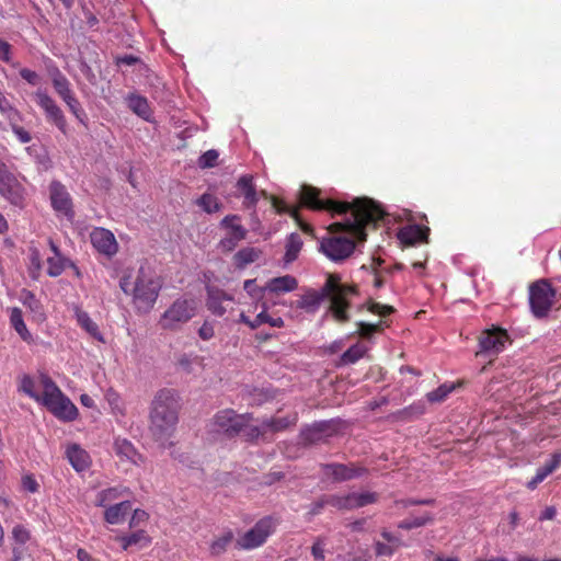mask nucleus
Segmentation results:
<instances>
[{"label":"nucleus","instance_id":"nucleus-40","mask_svg":"<svg viewBox=\"0 0 561 561\" xmlns=\"http://www.w3.org/2000/svg\"><path fill=\"white\" fill-rule=\"evenodd\" d=\"M272 205H273L274 209H275L277 213H288L291 217H294V218L298 221V224H299L300 228H301L305 232H311V231H312V229H311V227H310L309 225L304 224V222H301V221L299 220V218H298V210H297V208H293V207H290V206H287L285 203H283L282 201H279V199H278V198H276V197H273V198H272Z\"/></svg>","mask_w":561,"mask_h":561},{"label":"nucleus","instance_id":"nucleus-9","mask_svg":"<svg viewBox=\"0 0 561 561\" xmlns=\"http://www.w3.org/2000/svg\"><path fill=\"white\" fill-rule=\"evenodd\" d=\"M251 417L247 414H236L232 410H224L218 412L213 421L214 431L233 435L244 432L250 427Z\"/></svg>","mask_w":561,"mask_h":561},{"label":"nucleus","instance_id":"nucleus-5","mask_svg":"<svg viewBox=\"0 0 561 561\" xmlns=\"http://www.w3.org/2000/svg\"><path fill=\"white\" fill-rule=\"evenodd\" d=\"M179 397L173 390L163 389L152 401L151 431L158 439L172 435L178 423Z\"/></svg>","mask_w":561,"mask_h":561},{"label":"nucleus","instance_id":"nucleus-32","mask_svg":"<svg viewBox=\"0 0 561 561\" xmlns=\"http://www.w3.org/2000/svg\"><path fill=\"white\" fill-rule=\"evenodd\" d=\"M51 250L54 252V255L47 259V273L49 276L55 277L59 276L64 272L68 264V261L60 255L54 243H51Z\"/></svg>","mask_w":561,"mask_h":561},{"label":"nucleus","instance_id":"nucleus-63","mask_svg":"<svg viewBox=\"0 0 561 561\" xmlns=\"http://www.w3.org/2000/svg\"><path fill=\"white\" fill-rule=\"evenodd\" d=\"M508 518H510V523H511V526L512 528H516L517 525H518V514L516 512H511L510 515H508Z\"/></svg>","mask_w":561,"mask_h":561},{"label":"nucleus","instance_id":"nucleus-22","mask_svg":"<svg viewBox=\"0 0 561 561\" xmlns=\"http://www.w3.org/2000/svg\"><path fill=\"white\" fill-rule=\"evenodd\" d=\"M298 287V282L294 276L284 275L275 277L265 283L267 293L280 295L295 290Z\"/></svg>","mask_w":561,"mask_h":561},{"label":"nucleus","instance_id":"nucleus-3","mask_svg":"<svg viewBox=\"0 0 561 561\" xmlns=\"http://www.w3.org/2000/svg\"><path fill=\"white\" fill-rule=\"evenodd\" d=\"M121 289L131 297L133 304L140 312L150 311L162 288V280L149 266L126 271L119 280Z\"/></svg>","mask_w":561,"mask_h":561},{"label":"nucleus","instance_id":"nucleus-57","mask_svg":"<svg viewBox=\"0 0 561 561\" xmlns=\"http://www.w3.org/2000/svg\"><path fill=\"white\" fill-rule=\"evenodd\" d=\"M0 59L4 62L11 61V46L0 38Z\"/></svg>","mask_w":561,"mask_h":561},{"label":"nucleus","instance_id":"nucleus-49","mask_svg":"<svg viewBox=\"0 0 561 561\" xmlns=\"http://www.w3.org/2000/svg\"><path fill=\"white\" fill-rule=\"evenodd\" d=\"M381 322L373 324L367 322H358V333L362 336L368 337L374 332L378 331Z\"/></svg>","mask_w":561,"mask_h":561},{"label":"nucleus","instance_id":"nucleus-60","mask_svg":"<svg viewBox=\"0 0 561 561\" xmlns=\"http://www.w3.org/2000/svg\"><path fill=\"white\" fill-rule=\"evenodd\" d=\"M80 402L85 408H93L94 407V400L89 394H81Z\"/></svg>","mask_w":561,"mask_h":561},{"label":"nucleus","instance_id":"nucleus-53","mask_svg":"<svg viewBox=\"0 0 561 561\" xmlns=\"http://www.w3.org/2000/svg\"><path fill=\"white\" fill-rule=\"evenodd\" d=\"M325 550V543L323 540H317L311 547V553L316 560L323 561Z\"/></svg>","mask_w":561,"mask_h":561},{"label":"nucleus","instance_id":"nucleus-44","mask_svg":"<svg viewBox=\"0 0 561 561\" xmlns=\"http://www.w3.org/2000/svg\"><path fill=\"white\" fill-rule=\"evenodd\" d=\"M21 299L23 304L30 308V310L35 314L37 319L42 320L44 318L42 308L32 293L26 290L22 291Z\"/></svg>","mask_w":561,"mask_h":561},{"label":"nucleus","instance_id":"nucleus-4","mask_svg":"<svg viewBox=\"0 0 561 561\" xmlns=\"http://www.w3.org/2000/svg\"><path fill=\"white\" fill-rule=\"evenodd\" d=\"M356 294L355 287L341 283L337 275H329L321 291H307L298 300L297 306L309 312H314L324 297L330 299V311L341 322L348 320L347 308L351 298Z\"/></svg>","mask_w":561,"mask_h":561},{"label":"nucleus","instance_id":"nucleus-30","mask_svg":"<svg viewBox=\"0 0 561 561\" xmlns=\"http://www.w3.org/2000/svg\"><path fill=\"white\" fill-rule=\"evenodd\" d=\"M237 186L244 197V205L248 207L254 206L257 202V194L253 186V178L251 175L241 176Z\"/></svg>","mask_w":561,"mask_h":561},{"label":"nucleus","instance_id":"nucleus-35","mask_svg":"<svg viewBox=\"0 0 561 561\" xmlns=\"http://www.w3.org/2000/svg\"><path fill=\"white\" fill-rule=\"evenodd\" d=\"M243 288L250 298L254 301L252 307H254V310H256L259 308V304L264 301V295L267 293L265 285L260 287L255 284L254 279H247L243 284Z\"/></svg>","mask_w":561,"mask_h":561},{"label":"nucleus","instance_id":"nucleus-61","mask_svg":"<svg viewBox=\"0 0 561 561\" xmlns=\"http://www.w3.org/2000/svg\"><path fill=\"white\" fill-rule=\"evenodd\" d=\"M77 558L79 561H94L91 554L83 549L77 551Z\"/></svg>","mask_w":561,"mask_h":561},{"label":"nucleus","instance_id":"nucleus-21","mask_svg":"<svg viewBox=\"0 0 561 561\" xmlns=\"http://www.w3.org/2000/svg\"><path fill=\"white\" fill-rule=\"evenodd\" d=\"M66 455L70 465L76 471L81 472L90 468L91 458L89 454L79 445H69L66 449Z\"/></svg>","mask_w":561,"mask_h":561},{"label":"nucleus","instance_id":"nucleus-39","mask_svg":"<svg viewBox=\"0 0 561 561\" xmlns=\"http://www.w3.org/2000/svg\"><path fill=\"white\" fill-rule=\"evenodd\" d=\"M433 520L434 516L430 513H425L421 516L411 517L400 522L398 524V528L409 530L412 528H417L431 524L433 523Z\"/></svg>","mask_w":561,"mask_h":561},{"label":"nucleus","instance_id":"nucleus-46","mask_svg":"<svg viewBox=\"0 0 561 561\" xmlns=\"http://www.w3.org/2000/svg\"><path fill=\"white\" fill-rule=\"evenodd\" d=\"M218 156L219 154L216 150H208L199 157L198 165L201 168H211L216 164Z\"/></svg>","mask_w":561,"mask_h":561},{"label":"nucleus","instance_id":"nucleus-14","mask_svg":"<svg viewBox=\"0 0 561 561\" xmlns=\"http://www.w3.org/2000/svg\"><path fill=\"white\" fill-rule=\"evenodd\" d=\"M92 245L102 254L113 256L118 251V243L112 231L105 228H94L90 233Z\"/></svg>","mask_w":561,"mask_h":561},{"label":"nucleus","instance_id":"nucleus-29","mask_svg":"<svg viewBox=\"0 0 561 561\" xmlns=\"http://www.w3.org/2000/svg\"><path fill=\"white\" fill-rule=\"evenodd\" d=\"M128 493L129 490L124 486H113L102 490L96 495L95 505L100 507H107L112 502L122 499Z\"/></svg>","mask_w":561,"mask_h":561},{"label":"nucleus","instance_id":"nucleus-20","mask_svg":"<svg viewBox=\"0 0 561 561\" xmlns=\"http://www.w3.org/2000/svg\"><path fill=\"white\" fill-rule=\"evenodd\" d=\"M232 301V296L226 294L225 291L215 288L208 289L207 307L214 314H225L227 311L226 305L231 304Z\"/></svg>","mask_w":561,"mask_h":561},{"label":"nucleus","instance_id":"nucleus-42","mask_svg":"<svg viewBox=\"0 0 561 561\" xmlns=\"http://www.w3.org/2000/svg\"><path fill=\"white\" fill-rule=\"evenodd\" d=\"M233 535L231 531H227L213 540L210 543V551L213 554H221L226 551L228 546L232 542Z\"/></svg>","mask_w":561,"mask_h":561},{"label":"nucleus","instance_id":"nucleus-7","mask_svg":"<svg viewBox=\"0 0 561 561\" xmlns=\"http://www.w3.org/2000/svg\"><path fill=\"white\" fill-rule=\"evenodd\" d=\"M275 528L276 522L272 517H264L237 539V546L243 550L259 548L265 543Z\"/></svg>","mask_w":561,"mask_h":561},{"label":"nucleus","instance_id":"nucleus-16","mask_svg":"<svg viewBox=\"0 0 561 561\" xmlns=\"http://www.w3.org/2000/svg\"><path fill=\"white\" fill-rule=\"evenodd\" d=\"M507 334L504 330L492 329L486 330L480 337L481 352L488 353H500L503 351L505 343L507 342Z\"/></svg>","mask_w":561,"mask_h":561},{"label":"nucleus","instance_id":"nucleus-13","mask_svg":"<svg viewBox=\"0 0 561 561\" xmlns=\"http://www.w3.org/2000/svg\"><path fill=\"white\" fill-rule=\"evenodd\" d=\"M256 316L254 318H251L248 312L242 311L239 316V322L245 324L251 330L259 329L260 327L264 324H268L272 328H283L284 327V320L280 317H274L271 316L267 310L268 306L267 302L264 300L259 304V308L256 309ZM253 312L255 310L253 309Z\"/></svg>","mask_w":561,"mask_h":561},{"label":"nucleus","instance_id":"nucleus-31","mask_svg":"<svg viewBox=\"0 0 561 561\" xmlns=\"http://www.w3.org/2000/svg\"><path fill=\"white\" fill-rule=\"evenodd\" d=\"M560 456H554L548 463L539 468L535 477L527 483V486L530 490L536 489L539 483H541L550 473H552L558 468L560 463Z\"/></svg>","mask_w":561,"mask_h":561},{"label":"nucleus","instance_id":"nucleus-25","mask_svg":"<svg viewBox=\"0 0 561 561\" xmlns=\"http://www.w3.org/2000/svg\"><path fill=\"white\" fill-rule=\"evenodd\" d=\"M363 469L356 466L329 465L325 467V474L334 480L343 481L360 476Z\"/></svg>","mask_w":561,"mask_h":561},{"label":"nucleus","instance_id":"nucleus-19","mask_svg":"<svg viewBox=\"0 0 561 561\" xmlns=\"http://www.w3.org/2000/svg\"><path fill=\"white\" fill-rule=\"evenodd\" d=\"M53 84L56 92L59 96L65 101V103L69 106L70 111L79 118L80 107L79 102L72 94L69 81L60 73L56 75L53 78Z\"/></svg>","mask_w":561,"mask_h":561},{"label":"nucleus","instance_id":"nucleus-27","mask_svg":"<svg viewBox=\"0 0 561 561\" xmlns=\"http://www.w3.org/2000/svg\"><path fill=\"white\" fill-rule=\"evenodd\" d=\"M426 234L427 229H424L416 225H412L401 228L398 232V238L402 243L407 245H412L416 242L425 240Z\"/></svg>","mask_w":561,"mask_h":561},{"label":"nucleus","instance_id":"nucleus-55","mask_svg":"<svg viewBox=\"0 0 561 561\" xmlns=\"http://www.w3.org/2000/svg\"><path fill=\"white\" fill-rule=\"evenodd\" d=\"M22 485L24 490L31 493H35L38 490V483L34 479V477L30 474H26L22 478Z\"/></svg>","mask_w":561,"mask_h":561},{"label":"nucleus","instance_id":"nucleus-2","mask_svg":"<svg viewBox=\"0 0 561 561\" xmlns=\"http://www.w3.org/2000/svg\"><path fill=\"white\" fill-rule=\"evenodd\" d=\"M19 390L43 404L57 419L70 422L77 419L78 409L47 375L37 377L24 375L20 378Z\"/></svg>","mask_w":561,"mask_h":561},{"label":"nucleus","instance_id":"nucleus-51","mask_svg":"<svg viewBox=\"0 0 561 561\" xmlns=\"http://www.w3.org/2000/svg\"><path fill=\"white\" fill-rule=\"evenodd\" d=\"M198 335L204 341H209L215 335L214 325L210 322L205 321L198 330Z\"/></svg>","mask_w":561,"mask_h":561},{"label":"nucleus","instance_id":"nucleus-37","mask_svg":"<svg viewBox=\"0 0 561 561\" xmlns=\"http://www.w3.org/2000/svg\"><path fill=\"white\" fill-rule=\"evenodd\" d=\"M368 351L367 345L364 343H357L353 346H351L346 352L343 353L341 357V362L343 364H354L359 358H362L366 352Z\"/></svg>","mask_w":561,"mask_h":561},{"label":"nucleus","instance_id":"nucleus-1","mask_svg":"<svg viewBox=\"0 0 561 561\" xmlns=\"http://www.w3.org/2000/svg\"><path fill=\"white\" fill-rule=\"evenodd\" d=\"M300 199L305 206L316 210H328L334 214L350 210L348 217L343 222H335L329 227V237L321 241V251L332 261H341L350 256L354 251L355 240L366 239L365 228L385 215L380 206L369 198H356L352 204L321 199L319 191L308 185L302 186Z\"/></svg>","mask_w":561,"mask_h":561},{"label":"nucleus","instance_id":"nucleus-11","mask_svg":"<svg viewBox=\"0 0 561 561\" xmlns=\"http://www.w3.org/2000/svg\"><path fill=\"white\" fill-rule=\"evenodd\" d=\"M34 99L38 106L44 111L48 122L53 123L62 133L66 131V119L56 102L47 94L45 90L38 89L34 93Z\"/></svg>","mask_w":561,"mask_h":561},{"label":"nucleus","instance_id":"nucleus-23","mask_svg":"<svg viewBox=\"0 0 561 561\" xmlns=\"http://www.w3.org/2000/svg\"><path fill=\"white\" fill-rule=\"evenodd\" d=\"M75 318L77 323L89 335L96 341L104 343V336L99 330V325L90 318V316L78 306L73 307Z\"/></svg>","mask_w":561,"mask_h":561},{"label":"nucleus","instance_id":"nucleus-52","mask_svg":"<svg viewBox=\"0 0 561 561\" xmlns=\"http://www.w3.org/2000/svg\"><path fill=\"white\" fill-rule=\"evenodd\" d=\"M335 561H367V558H366V553L362 557L352 551H350L347 553H342L339 550H336Z\"/></svg>","mask_w":561,"mask_h":561},{"label":"nucleus","instance_id":"nucleus-17","mask_svg":"<svg viewBox=\"0 0 561 561\" xmlns=\"http://www.w3.org/2000/svg\"><path fill=\"white\" fill-rule=\"evenodd\" d=\"M32 535L30 529L22 525L16 524L11 530L12 539V561H21L25 556V545L31 540Z\"/></svg>","mask_w":561,"mask_h":561},{"label":"nucleus","instance_id":"nucleus-41","mask_svg":"<svg viewBox=\"0 0 561 561\" xmlns=\"http://www.w3.org/2000/svg\"><path fill=\"white\" fill-rule=\"evenodd\" d=\"M0 112L12 123L18 124L21 119L20 113L13 107L9 99L0 91Z\"/></svg>","mask_w":561,"mask_h":561},{"label":"nucleus","instance_id":"nucleus-12","mask_svg":"<svg viewBox=\"0 0 561 561\" xmlns=\"http://www.w3.org/2000/svg\"><path fill=\"white\" fill-rule=\"evenodd\" d=\"M49 198L57 216L73 218L72 201L66 187L59 182H53L49 186Z\"/></svg>","mask_w":561,"mask_h":561},{"label":"nucleus","instance_id":"nucleus-8","mask_svg":"<svg viewBox=\"0 0 561 561\" xmlns=\"http://www.w3.org/2000/svg\"><path fill=\"white\" fill-rule=\"evenodd\" d=\"M554 296L556 291L547 280L541 279L534 283L529 288V304L533 313L538 318L545 317L553 304Z\"/></svg>","mask_w":561,"mask_h":561},{"label":"nucleus","instance_id":"nucleus-18","mask_svg":"<svg viewBox=\"0 0 561 561\" xmlns=\"http://www.w3.org/2000/svg\"><path fill=\"white\" fill-rule=\"evenodd\" d=\"M376 501V494L371 492L353 493L346 496L332 497L331 503L337 508H356Z\"/></svg>","mask_w":561,"mask_h":561},{"label":"nucleus","instance_id":"nucleus-59","mask_svg":"<svg viewBox=\"0 0 561 561\" xmlns=\"http://www.w3.org/2000/svg\"><path fill=\"white\" fill-rule=\"evenodd\" d=\"M557 511L554 507H547L540 515L541 520H551L556 517Z\"/></svg>","mask_w":561,"mask_h":561},{"label":"nucleus","instance_id":"nucleus-56","mask_svg":"<svg viewBox=\"0 0 561 561\" xmlns=\"http://www.w3.org/2000/svg\"><path fill=\"white\" fill-rule=\"evenodd\" d=\"M148 519V514L147 512L142 511V510H135L134 511V514L130 518V522H129V526L130 527H136L138 526L140 523H144Z\"/></svg>","mask_w":561,"mask_h":561},{"label":"nucleus","instance_id":"nucleus-64","mask_svg":"<svg viewBox=\"0 0 561 561\" xmlns=\"http://www.w3.org/2000/svg\"><path fill=\"white\" fill-rule=\"evenodd\" d=\"M434 561H459V559L456 557L437 556L435 557Z\"/></svg>","mask_w":561,"mask_h":561},{"label":"nucleus","instance_id":"nucleus-54","mask_svg":"<svg viewBox=\"0 0 561 561\" xmlns=\"http://www.w3.org/2000/svg\"><path fill=\"white\" fill-rule=\"evenodd\" d=\"M368 310L379 316H386L391 313L393 309L390 306L380 305L378 302H370L368 306Z\"/></svg>","mask_w":561,"mask_h":561},{"label":"nucleus","instance_id":"nucleus-15","mask_svg":"<svg viewBox=\"0 0 561 561\" xmlns=\"http://www.w3.org/2000/svg\"><path fill=\"white\" fill-rule=\"evenodd\" d=\"M221 226L227 230L226 236L220 241L222 249L231 251L239 241L245 237V230L240 225L237 216H227L222 219Z\"/></svg>","mask_w":561,"mask_h":561},{"label":"nucleus","instance_id":"nucleus-47","mask_svg":"<svg viewBox=\"0 0 561 561\" xmlns=\"http://www.w3.org/2000/svg\"><path fill=\"white\" fill-rule=\"evenodd\" d=\"M375 552L378 557H391L396 552L394 547H391L387 542L376 541Z\"/></svg>","mask_w":561,"mask_h":561},{"label":"nucleus","instance_id":"nucleus-26","mask_svg":"<svg viewBox=\"0 0 561 561\" xmlns=\"http://www.w3.org/2000/svg\"><path fill=\"white\" fill-rule=\"evenodd\" d=\"M131 504L129 501H122L119 503L105 507L104 519L112 525L121 524L126 514L130 511Z\"/></svg>","mask_w":561,"mask_h":561},{"label":"nucleus","instance_id":"nucleus-28","mask_svg":"<svg viewBox=\"0 0 561 561\" xmlns=\"http://www.w3.org/2000/svg\"><path fill=\"white\" fill-rule=\"evenodd\" d=\"M117 540L122 543L124 550H127L129 547L142 549L151 543V537L142 529L128 536L118 537Z\"/></svg>","mask_w":561,"mask_h":561},{"label":"nucleus","instance_id":"nucleus-38","mask_svg":"<svg viewBox=\"0 0 561 561\" xmlns=\"http://www.w3.org/2000/svg\"><path fill=\"white\" fill-rule=\"evenodd\" d=\"M259 256V250L254 248H245L236 253L234 263L238 267H244L248 264L255 262Z\"/></svg>","mask_w":561,"mask_h":561},{"label":"nucleus","instance_id":"nucleus-10","mask_svg":"<svg viewBox=\"0 0 561 561\" xmlns=\"http://www.w3.org/2000/svg\"><path fill=\"white\" fill-rule=\"evenodd\" d=\"M23 181L7 170H0V195L14 206H23L26 197Z\"/></svg>","mask_w":561,"mask_h":561},{"label":"nucleus","instance_id":"nucleus-24","mask_svg":"<svg viewBox=\"0 0 561 561\" xmlns=\"http://www.w3.org/2000/svg\"><path fill=\"white\" fill-rule=\"evenodd\" d=\"M116 455L122 459L134 465L142 462V457L134 448L133 444L125 438H117L114 444Z\"/></svg>","mask_w":561,"mask_h":561},{"label":"nucleus","instance_id":"nucleus-48","mask_svg":"<svg viewBox=\"0 0 561 561\" xmlns=\"http://www.w3.org/2000/svg\"><path fill=\"white\" fill-rule=\"evenodd\" d=\"M20 76L32 85H38L41 83L39 75L31 69L22 68Z\"/></svg>","mask_w":561,"mask_h":561},{"label":"nucleus","instance_id":"nucleus-62","mask_svg":"<svg viewBox=\"0 0 561 561\" xmlns=\"http://www.w3.org/2000/svg\"><path fill=\"white\" fill-rule=\"evenodd\" d=\"M364 524H365V520L360 519V520L351 523L348 525V527L351 528L352 531H362L364 528Z\"/></svg>","mask_w":561,"mask_h":561},{"label":"nucleus","instance_id":"nucleus-34","mask_svg":"<svg viewBox=\"0 0 561 561\" xmlns=\"http://www.w3.org/2000/svg\"><path fill=\"white\" fill-rule=\"evenodd\" d=\"M10 321H11L12 327L14 328V330L16 331V333L21 336V339L23 341L30 342L32 340V335L28 332V330L23 321L22 312L20 309L13 308L11 310Z\"/></svg>","mask_w":561,"mask_h":561},{"label":"nucleus","instance_id":"nucleus-50","mask_svg":"<svg viewBox=\"0 0 561 561\" xmlns=\"http://www.w3.org/2000/svg\"><path fill=\"white\" fill-rule=\"evenodd\" d=\"M381 537L387 541L388 545L391 547H394V550L399 549L400 547L404 546L403 541L400 537L393 535L392 533L383 529L381 531Z\"/></svg>","mask_w":561,"mask_h":561},{"label":"nucleus","instance_id":"nucleus-43","mask_svg":"<svg viewBox=\"0 0 561 561\" xmlns=\"http://www.w3.org/2000/svg\"><path fill=\"white\" fill-rule=\"evenodd\" d=\"M456 388V383H444L439 386L436 390H433L427 393V399L431 402H440L447 398V396L454 391Z\"/></svg>","mask_w":561,"mask_h":561},{"label":"nucleus","instance_id":"nucleus-33","mask_svg":"<svg viewBox=\"0 0 561 561\" xmlns=\"http://www.w3.org/2000/svg\"><path fill=\"white\" fill-rule=\"evenodd\" d=\"M128 106L130 110L140 116L141 118L149 121L151 116V111L148 104V101L139 95H130L128 98Z\"/></svg>","mask_w":561,"mask_h":561},{"label":"nucleus","instance_id":"nucleus-36","mask_svg":"<svg viewBox=\"0 0 561 561\" xmlns=\"http://www.w3.org/2000/svg\"><path fill=\"white\" fill-rule=\"evenodd\" d=\"M302 248V240L299 234L291 233L286 242L285 262L290 263L298 257Z\"/></svg>","mask_w":561,"mask_h":561},{"label":"nucleus","instance_id":"nucleus-6","mask_svg":"<svg viewBox=\"0 0 561 561\" xmlns=\"http://www.w3.org/2000/svg\"><path fill=\"white\" fill-rule=\"evenodd\" d=\"M196 298L183 296L175 299L161 314L159 325L163 330L176 331L193 319L198 310Z\"/></svg>","mask_w":561,"mask_h":561},{"label":"nucleus","instance_id":"nucleus-45","mask_svg":"<svg viewBox=\"0 0 561 561\" xmlns=\"http://www.w3.org/2000/svg\"><path fill=\"white\" fill-rule=\"evenodd\" d=\"M198 204L207 213H215L219 209V203L217 198L210 194H204L199 198Z\"/></svg>","mask_w":561,"mask_h":561},{"label":"nucleus","instance_id":"nucleus-58","mask_svg":"<svg viewBox=\"0 0 561 561\" xmlns=\"http://www.w3.org/2000/svg\"><path fill=\"white\" fill-rule=\"evenodd\" d=\"M13 131L21 142L26 144L31 140V135L28 134V131L21 127H18L16 124H13Z\"/></svg>","mask_w":561,"mask_h":561}]
</instances>
